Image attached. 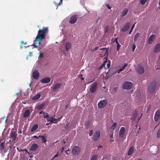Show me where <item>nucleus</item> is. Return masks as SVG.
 Returning a JSON list of instances; mask_svg holds the SVG:
<instances>
[{"label":"nucleus","instance_id":"bb28decb","mask_svg":"<svg viewBox=\"0 0 160 160\" xmlns=\"http://www.w3.org/2000/svg\"><path fill=\"white\" fill-rule=\"evenodd\" d=\"M71 47V44L68 42L66 43V49L67 51H68L70 48Z\"/></svg>","mask_w":160,"mask_h":160},{"label":"nucleus","instance_id":"09e8293b","mask_svg":"<svg viewBox=\"0 0 160 160\" xmlns=\"http://www.w3.org/2000/svg\"><path fill=\"white\" fill-rule=\"evenodd\" d=\"M21 43L22 44H26L27 43V42H24V41H22L21 42Z\"/></svg>","mask_w":160,"mask_h":160},{"label":"nucleus","instance_id":"2eb2a0df","mask_svg":"<svg viewBox=\"0 0 160 160\" xmlns=\"http://www.w3.org/2000/svg\"><path fill=\"white\" fill-rule=\"evenodd\" d=\"M155 36V35H152L149 38L148 40V42L149 44H152L154 41Z\"/></svg>","mask_w":160,"mask_h":160},{"label":"nucleus","instance_id":"a878e982","mask_svg":"<svg viewBox=\"0 0 160 160\" xmlns=\"http://www.w3.org/2000/svg\"><path fill=\"white\" fill-rule=\"evenodd\" d=\"M38 124L34 125L32 128L31 129V132H33L36 130L38 128Z\"/></svg>","mask_w":160,"mask_h":160},{"label":"nucleus","instance_id":"a19ab883","mask_svg":"<svg viewBox=\"0 0 160 160\" xmlns=\"http://www.w3.org/2000/svg\"><path fill=\"white\" fill-rule=\"evenodd\" d=\"M93 133V130H92L90 131L89 133V135L90 136H91Z\"/></svg>","mask_w":160,"mask_h":160},{"label":"nucleus","instance_id":"13d9d810","mask_svg":"<svg viewBox=\"0 0 160 160\" xmlns=\"http://www.w3.org/2000/svg\"><path fill=\"white\" fill-rule=\"evenodd\" d=\"M63 143L65 145L66 143V141H64ZM64 146L65 147L66 146L65 145V146Z\"/></svg>","mask_w":160,"mask_h":160},{"label":"nucleus","instance_id":"e433bc0d","mask_svg":"<svg viewBox=\"0 0 160 160\" xmlns=\"http://www.w3.org/2000/svg\"><path fill=\"white\" fill-rule=\"evenodd\" d=\"M116 123L115 122H114L113 125L111 127L112 129L114 130L115 129V128L116 127Z\"/></svg>","mask_w":160,"mask_h":160},{"label":"nucleus","instance_id":"423d86ee","mask_svg":"<svg viewBox=\"0 0 160 160\" xmlns=\"http://www.w3.org/2000/svg\"><path fill=\"white\" fill-rule=\"evenodd\" d=\"M107 103V101L106 100L101 101L98 103V107L99 108H102L106 106Z\"/></svg>","mask_w":160,"mask_h":160},{"label":"nucleus","instance_id":"3c124183","mask_svg":"<svg viewBox=\"0 0 160 160\" xmlns=\"http://www.w3.org/2000/svg\"><path fill=\"white\" fill-rule=\"evenodd\" d=\"M24 151H25L26 152L28 153H29V152L28 151V150H27V149H24V150H23Z\"/></svg>","mask_w":160,"mask_h":160},{"label":"nucleus","instance_id":"f8f14e48","mask_svg":"<svg viewBox=\"0 0 160 160\" xmlns=\"http://www.w3.org/2000/svg\"><path fill=\"white\" fill-rule=\"evenodd\" d=\"M77 21V17L76 15H73L70 18L69 22L71 24H74Z\"/></svg>","mask_w":160,"mask_h":160},{"label":"nucleus","instance_id":"f257e3e1","mask_svg":"<svg viewBox=\"0 0 160 160\" xmlns=\"http://www.w3.org/2000/svg\"><path fill=\"white\" fill-rule=\"evenodd\" d=\"M38 27L39 28V30L38 31L36 39L34 41V43L33 44V46L35 48L38 47V46L36 45L37 42H38V43L39 46L41 45V43L40 41L45 38L46 33L48 31V28L44 27L42 29H41L39 25H38Z\"/></svg>","mask_w":160,"mask_h":160},{"label":"nucleus","instance_id":"69168bd1","mask_svg":"<svg viewBox=\"0 0 160 160\" xmlns=\"http://www.w3.org/2000/svg\"><path fill=\"white\" fill-rule=\"evenodd\" d=\"M106 49V48H101L100 49L101 50H103V49Z\"/></svg>","mask_w":160,"mask_h":160},{"label":"nucleus","instance_id":"aec40b11","mask_svg":"<svg viewBox=\"0 0 160 160\" xmlns=\"http://www.w3.org/2000/svg\"><path fill=\"white\" fill-rule=\"evenodd\" d=\"M48 122H50L51 123H57L58 122L57 119L54 118L53 117H51L50 119H47Z\"/></svg>","mask_w":160,"mask_h":160},{"label":"nucleus","instance_id":"58836bf2","mask_svg":"<svg viewBox=\"0 0 160 160\" xmlns=\"http://www.w3.org/2000/svg\"><path fill=\"white\" fill-rule=\"evenodd\" d=\"M43 56V54L42 53H40L39 56L38 58L39 59H41L42 58Z\"/></svg>","mask_w":160,"mask_h":160},{"label":"nucleus","instance_id":"a211bd4d","mask_svg":"<svg viewBox=\"0 0 160 160\" xmlns=\"http://www.w3.org/2000/svg\"><path fill=\"white\" fill-rule=\"evenodd\" d=\"M154 51L155 53H158L160 51V43L156 45Z\"/></svg>","mask_w":160,"mask_h":160},{"label":"nucleus","instance_id":"4be33fe9","mask_svg":"<svg viewBox=\"0 0 160 160\" xmlns=\"http://www.w3.org/2000/svg\"><path fill=\"white\" fill-rule=\"evenodd\" d=\"M30 111L29 110L27 109L26 110L23 115V118H26L28 116L30 115Z\"/></svg>","mask_w":160,"mask_h":160},{"label":"nucleus","instance_id":"9d476101","mask_svg":"<svg viewBox=\"0 0 160 160\" xmlns=\"http://www.w3.org/2000/svg\"><path fill=\"white\" fill-rule=\"evenodd\" d=\"M32 76L33 78L37 80L38 79L40 76V73L37 70H35L32 72Z\"/></svg>","mask_w":160,"mask_h":160},{"label":"nucleus","instance_id":"de8ad7c7","mask_svg":"<svg viewBox=\"0 0 160 160\" xmlns=\"http://www.w3.org/2000/svg\"><path fill=\"white\" fill-rule=\"evenodd\" d=\"M118 90V88L117 87H115L114 88V90L115 91V92H116Z\"/></svg>","mask_w":160,"mask_h":160},{"label":"nucleus","instance_id":"dca6fc26","mask_svg":"<svg viewBox=\"0 0 160 160\" xmlns=\"http://www.w3.org/2000/svg\"><path fill=\"white\" fill-rule=\"evenodd\" d=\"M38 147V146L37 144L33 143L31 146L30 150L33 151H35L37 149Z\"/></svg>","mask_w":160,"mask_h":160},{"label":"nucleus","instance_id":"1a4fd4ad","mask_svg":"<svg viewBox=\"0 0 160 160\" xmlns=\"http://www.w3.org/2000/svg\"><path fill=\"white\" fill-rule=\"evenodd\" d=\"M160 118V109H158L155 112L154 117L155 121H158Z\"/></svg>","mask_w":160,"mask_h":160},{"label":"nucleus","instance_id":"412c9836","mask_svg":"<svg viewBox=\"0 0 160 160\" xmlns=\"http://www.w3.org/2000/svg\"><path fill=\"white\" fill-rule=\"evenodd\" d=\"M45 105V103H42L41 104L38 105L37 108V110H41L42 108H43L44 107Z\"/></svg>","mask_w":160,"mask_h":160},{"label":"nucleus","instance_id":"4468645a","mask_svg":"<svg viewBox=\"0 0 160 160\" xmlns=\"http://www.w3.org/2000/svg\"><path fill=\"white\" fill-rule=\"evenodd\" d=\"M18 134L15 132H12L10 135V138L12 139V141H14L16 139V138Z\"/></svg>","mask_w":160,"mask_h":160},{"label":"nucleus","instance_id":"f03ea898","mask_svg":"<svg viewBox=\"0 0 160 160\" xmlns=\"http://www.w3.org/2000/svg\"><path fill=\"white\" fill-rule=\"evenodd\" d=\"M156 81H153L151 82L149 85L148 91L151 93L154 92L156 88Z\"/></svg>","mask_w":160,"mask_h":160},{"label":"nucleus","instance_id":"49530a36","mask_svg":"<svg viewBox=\"0 0 160 160\" xmlns=\"http://www.w3.org/2000/svg\"><path fill=\"white\" fill-rule=\"evenodd\" d=\"M58 152L57 153V154H56V155H55L54 157V158H55L57 157H58Z\"/></svg>","mask_w":160,"mask_h":160},{"label":"nucleus","instance_id":"9b49d317","mask_svg":"<svg viewBox=\"0 0 160 160\" xmlns=\"http://www.w3.org/2000/svg\"><path fill=\"white\" fill-rule=\"evenodd\" d=\"M137 71L139 74H142L144 72V68L142 65H139L138 66Z\"/></svg>","mask_w":160,"mask_h":160},{"label":"nucleus","instance_id":"0e129e2a","mask_svg":"<svg viewBox=\"0 0 160 160\" xmlns=\"http://www.w3.org/2000/svg\"><path fill=\"white\" fill-rule=\"evenodd\" d=\"M116 43L117 44H118V40L117 39H116Z\"/></svg>","mask_w":160,"mask_h":160},{"label":"nucleus","instance_id":"ea45409f","mask_svg":"<svg viewBox=\"0 0 160 160\" xmlns=\"http://www.w3.org/2000/svg\"><path fill=\"white\" fill-rule=\"evenodd\" d=\"M62 0H60L59 3L57 5V8H58V7L59 5H61L62 4Z\"/></svg>","mask_w":160,"mask_h":160},{"label":"nucleus","instance_id":"338daca9","mask_svg":"<svg viewBox=\"0 0 160 160\" xmlns=\"http://www.w3.org/2000/svg\"><path fill=\"white\" fill-rule=\"evenodd\" d=\"M116 39H117V38H115V39L114 42H116Z\"/></svg>","mask_w":160,"mask_h":160},{"label":"nucleus","instance_id":"680f3d73","mask_svg":"<svg viewBox=\"0 0 160 160\" xmlns=\"http://www.w3.org/2000/svg\"><path fill=\"white\" fill-rule=\"evenodd\" d=\"M114 141V140H112L111 139L110 141V142H113Z\"/></svg>","mask_w":160,"mask_h":160},{"label":"nucleus","instance_id":"39448f33","mask_svg":"<svg viewBox=\"0 0 160 160\" xmlns=\"http://www.w3.org/2000/svg\"><path fill=\"white\" fill-rule=\"evenodd\" d=\"M98 86V84L96 82H94L91 85L89 90L92 93H94L97 90Z\"/></svg>","mask_w":160,"mask_h":160},{"label":"nucleus","instance_id":"c9c22d12","mask_svg":"<svg viewBox=\"0 0 160 160\" xmlns=\"http://www.w3.org/2000/svg\"><path fill=\"white\" fill-rule=\"evenodd\" d=\"M43 113L44 114V115L43 116L44 118H49V115L48 113H47L43 112Z\"/></svg>","mask_w":160,"mask_h":160},{"label":"nucleus","instance_id":"603ef678","mask_svg":"<svg viewBox=\"0 0 160 160\" xmlns=\"http://www.w3.org/2000/svg\"><path fill=\"white\" fill-rule=\"evenodd\" d=\"M110 138H113V134H112V135H110Z\"/></svg>","mask_w":160,"mask_h":160},{"label":"nucleus","instance_id":"052dcab7","mask_svg":"<svg viewBox=\"0 0 160 160\" xmlns=\"http://www.w3.org/2000/svg\"><path fill=\"white\" fill-rule=\"evenodd\" d=\"M50 123H46V125H48L50 124Z\"/></svg>","mask_w":160,"mask_h":160},{"label":"nucleus","instance_id":"a18cd8bd","mask_svg":"<svg viewBox=\"0 0 160 160\" xmlns=\"http://www.w3.org/2000/svg\"><path fill=\"white\" fill-rule=\"evenodd\" d=\"M64 146H63V147H62L61 150V152H63L64 150Z\"/></svg>","mask_w":160,"mask_h":160},{"label":"nucleus","instance_id":"473e14b6","mask_svg":"<svg viewBox=\"0 0 160 160\" xmlns=\"http://www.w3.org/2000/svg\"><path fill=\"white\" fill-rule=\"evenodd\" d=\"M148 0H140V3L142 5H144Z\"/></svg>","mask_w":160,"mask_h":160},{"label":"nucleus","instance_id":"864d4df0","mask_svg":"<svg viewBox=\"0 0 160 160\" xmlns=\"http://www.w3.org/2000/svg\"><path fill=\"white\" fill-rule=\"evenodd\" d=\"M17 149L18 151H19V152H22V151H24V150H22V149H20V150H19L17 148Z\"/></svg>","mask_w":160,"mask_h":160},{"label":"nucleus","instance_id":"2f4dec72","mask_svg":"<svg viewBox=\"0 0 160 160\" xmlns=\"http://www.w3.org/2000/svg\"><path fill=\"white\" fill-rule=\"evenodd\" d=\"M98 156L97 154H94L92 157L91 160H97Z\"/></svg>","mask_w":160,"mask_h":160},{"label":"nucleus","instance_id":"5fc2aeb1","mask_svg":"<svg viewBox=\"0 0 160 160\" xmlns=\"http://www.w3.org/2000/svg\"><path fill=\"white\" fill-rule=\"evenodd\" d=\"M70 151V150L69 149H68V150H67L66 151V153L67 154H68V151Z\"/></svg>","mask_w":160,"mask_h":160},{"label":"nucleus","instance_id":"5701e85b","mask_svg":"<svg viewBox=\"0 0 160 160\" xmlns=\"http://www.w3.org/2000/svg\"><path fill=\"white\" fill-rule=\"evenodd\" d=\"M128 10L127 9L125 8L123 10L122 12L121 13V17H123V16H125L128 13Z\"/></svg>","mask_w":160,"mask_h":160},{"label":"nucleus","instance_id":"72a5a7b5","mask_svg":"<svg viewBox=\"0 0 160 160\" xmlns=\"http://www.w3.org/2000/svg\"><path fill=\"white\" fill-rule=\"evenodd\" d=\"M137 116V114L135 113L132 115L131 119L133 120H135Z\"/></svg>","mask_w":160,"mask_h":160},{"label":"nucleus","instance_id":"e2e57ef3","mask_svg":"<svg viewBox=\"0 0 160 160\" xmlns=\"http://www.w3.org/2000/svg\"><path fill=\"white\" fill-rule=\"evenodd\" d=\"M39 113L40 114H42V111L40 112Z\"/></svg>","mask_w":160,"mask_h":160},{"label":"nucleus","instance_id":"f3484780","mask_svg":"<svg viewBox=\"0 0 160 160\" xmlns=\"http://www.w3.org/2000/svg\"><path fill=\"white\" fill-rule=\"evenodd\" d=\"M51 80V79L48 77H47L43 78L41 80V82L42 83H48Z\"/></svg>","mask_w":160,"mask_h":160},{"label":"nucleus","instance_id":"7c9ffc66","mask_svg":"<svg viewBox=\"0 0 160 160\" xmlns=\"http://www.w3.org/2000/svg\"><path fill=\"white\" fill-rule=\"evenodd\" d=\"M127 64H125L120 69L118 70V73H119L121 71H122L127 66Z\"/></svg>","mask_w":160,"mask_h":160},{"label":"nucleus","instance_id":"c756f323","mask_svg":"<svg viewBox=\"0 0 160 160\" xmlns=\"http://www.w3.org/2000/svg\"><path fill=\"white\" fill-rule=\"evenodd\" d=\"M4 142H2L0 144V151L2 152L4 148Z\"/></svg>","mask_w":160,"mask_h":160},{"label":"nucleus","instance_id":"bf43d9fd","mask_svg":"<svg viewBox=\"0 0 160 160\" xmlns=\"http://www.w3.org/2000/svg\"><path fill=\"white\" fill-rule=\"evenodd\" d=\"M98 148H102V146H99L98 147Z\"/></svg>","mask_w":160,"mask_h":160},{"label":"nucleus","instance_id":"b1692460","mask_svg":"<svg viewBox=\"0 0 160 160\" xmlns=\"http://www.w3.org/2000/svg\"><path fill=\"white\" fill-rule=\"evenodd\" d=\"M41 96V94L40 93H38L36 95L33 96L32 98V100H35L39 99Z\"/></svg>","mask_w":160,"mask_h":160},{"label":"nucleus","instance_id":"7ed1b4c3","mask_svg":"<svg viewBox=\"0 0 160 160\" xmlns=\"http://www.w3.org/2000/svg\"><path fill=\"white\" fill-rule=\"evenodd\" d=\"M81 152L80 148L78 146H74L72 149V153L74 155H78Z\"/></svg>","mask_w":160,"mask_h":160},{"label":"nucleus","instance_id":"c03bdc74","mask_svg":"<svg viewBox=\"0 0 160 160\" xmlns=\"http://www.w3.org/2000/svg\"><path fill=\"white\" fill-rule=\"evenodd\" d=\"M106 6L109 9H110L111 8V7H110V6H109V4H107V5H106Z\"/></svg>","mask_w":160,"mask_h":160},{"label":"nucleus","instance_id":"6e6552de","mask_svg":"<svg viewBox=\"0 0 160 160\" xmlns=\"http://www.w3.org/2000/svg\"><path fill=\"white\" fill-rule=\"evenodd\" d=\"M125 133V129L124 127H122L121 128L119 132V137L121 138H124Z\"/></svg>","mask_w":160,"mask_h":160},{"label":"nucleus","instance_id":"393cba45","mask_svg":"<svg viewBox=\"0 0 160 160\" xmlns=\"http://www.w3.org/2000/svg\"><path fill=\"white\" fill-rule=\"evenodd\" d=\"M133 151L134 148L133 147H131L129 149V150L128 152V155L129 156L131 155L133 152Z\"/></svg>","mask_w":160,"mask_h":160},{"label":"nucleus","instance_id":"f704fd0d","mask_svg":"<svg viewBox=\"0 0 160 160\" xmlns=\"http://www.w3.org/2000/svg\"><path fill=\"white\" fill-rule=\"evenodd\" d=\"M157 137L158 138H160V128L158 130L157 133Z\"/></svg>","mask_w":160,"mask_h":160},{"label":"nucleus","instance_id":"8fccbe9b","mask_svg":"<svg viewBox=\"0 0 160 160\" xmlns=\"http://www.w3.org/2000/svg\"><path fill=\"white\" fill-rule=\"evenodd\" d=\"M136 23V22H135L134 24L132 25V28H131V29L132 30H133V28H134V26H135V24Z\"/></svg>","mask_w":160,"mask_h":160},{"label":"nucleus","instance_id":"6e6d98bb","mask_svg":"<svg viewBox=\"0 0 160 160\" xmlns=\"http://www.w3.org/2000/svg\"><path fill=\"white\" fill-rule=\"evenodd\" d=\"M132 30L131 29L130 30V31L128 33V34H131V32H132Z\"/></svg>","mask_w":160,"mask_h":160},{"label":"nucleus","instance_id":"ddd939ff","mask_svg":"<svg viewBox=\"0 0 160 160\" xmlns=\"http://www.w3.org/2000/svg\"><path fill=\"white\" fill-rule=\"evenodd\" d=\"M130 24L129 22H127L125 24L123 27L121 28V31L122 32H125L127 31L129 28Z\"/></svg>","mask_w":160,"mask_h":160},{"label":"nucleus","instance_id":"0eeeda50","mask_svg":"<svg viewBox=\"0 0 160 160\" xmlns=\"http://www.w3.org/2000/svg\"><path fill=\"white\" fill-rule=\"evenodd\" d=\"M100 135L101 133L99 131H96L93 136V140L95 141H97L100 137Z\"/></svg>","mask_w":160,"mask_h":160},{"label":"nucleus","instance_id":"774afa93","mask_svg":"<svg viewBox=\"0 0 160 160\" xmlns=\"http://www.w3.org/2000/svg\"><path fill=\"white\" fill-rule=\"evenodd\" d=\"M107 65L108 66V68H109V66H110V64H107Z\"/></svg>","mask_w":160,"mask_h":160},{"label":"nucleus","instance_id":"c85d7f7f","mask_svg":"<svg viewBox=\"0 0 160 160\" xmlns=\"http://www.w3.org/2000/svg\"><path fill=\"white\" fill-rule=\"evenodd\" d=\"M140 34L139 33H137L134 36V42H135L136 41L138 38H139L140 36Z\"/></svg>","mask_w":160,"mask_h":160},{"label":"nucleus","instance_id":"4c0bfd02","mask_svg":"<svg viewBox=\"0 0 160 160\" xmlns=\"http://www.w3.org/2000/svg\"><path fill=\"white\" fill-rule=\"evenodd\" d=\"M136 48V45L135 44H133L132 45V51L133 52L134 51L135 49Z\"/></svg>","mask_w":160,"mask_h":160},{"label":"nucleus","instance_id":"6ab92c4d","mask_svg":"<svg viewBox=\"0 0 160 160\" xmlns=\"http://www.w3.org/2000/svg\"><path fill=\"white\" fill-rule=\"evenodd\" d=\"M62 84L60 83H57L55 84L54 87L53 88V90L54 91H56L59 89L61 86Z\"/></svg>","mask_w":160,"mask_h":160},{"label":"nucleus","instance_id":"37998d69","mask_svg":"<svg viewBox=\"0 0 160 160\" xmlns=\"http://www.w3.org/2000/svg\"><path fill=\"white\" fill-rule=\"evenodd\" d=\"M31 138H39V137H38L37 136H33Z\"/></svg>","mask_w":160,"mask_h":160},{"label":"nucleus","instance_id":"4d7b16f0","mask_svg":"<svg viewBox=\"0 0 160 160\" xmlns=\"http://www.w3.org/2000/svg\"><path fill=\"white\" fill-rule=\"evenodd\" d=\"M23 46L22 45H21V46H20V48L21 49L22 48H23Z\"/></svg>","mask_w":160,"mask_h":160},{"label":"nucleus","instance_id":"cd10ccee","mask_svg":"<svg viewBox=\"0 0 160 160\" xmlns=\"http://www.w3.org/2000/svg\"><path fill=\"white\" fill-rule=\"evenodd\" d=\"M38 137L40 138H42V143H45L47 142V139L46 138L43 136L39 135Z\"/></svg>","mask_w":160,"mask_h":160},{"label":"nucleus","instance_id":"20e7f679","mask_svg":"<svg viewBox=\"0 0 160 160\" xmlns=\"http://www.w3.org/2000/svg\"><path fill=\"white\" fill-rule=\"evenodd\" d=\"M132 87V83L130 82H125L123 85L124 89L127 90L130 89Z\"/></svg>","mask_w":160,"mask_h":160},{"label":"nucleus","instance_id":"79ce46f5","mask_svg":"<svg viewBox=\"0 0 160 160\" xmlns=\"http://www.w3.org/2000/svg\"><path fill=\"white\" fill-rule=\"evenodd\" d=\"M120 46H121L120 45H119V44H118L117 45V51H118L119 50L120 47Z\"/></svg>","mask_w":160,"mask_h":160}]
</instances>
